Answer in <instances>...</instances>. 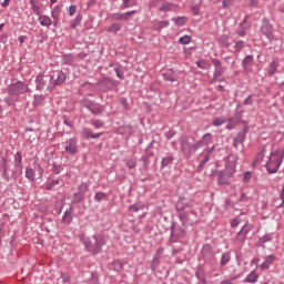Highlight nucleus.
I'll list each match as a JSON object with an SVG mask.
<instances>
[{"mask_svg":"<svg viewBox=\"0 0 284 284\" xmlns=\"http://www.w3.org/2000/svg\"><path fill=\"white\" fill-rule=\"evenodd\" d=\"M194 138L181 136L180 138V145L181 152L183 153L186 159H192L194 154H196L197 150H201L199 146V142H192Z\"/></svg>","mask_w":284,"mask_h":284,"instance_id":"3","label":"nucleus"},{"mask_svg":"<svg viewBox=\"0 0 284 284\" xmlns=\"http://www.w3.org/2000/svg\"><path fill=\"white\" fill-rule=\"evenodd\" d=\"M243 283H258V274H256V271H252L247 274L243 280Z\"/></svg>","mask_w":284,"mask_h":284,"instance_id":"28","label":"nucleus"},{"mask_svg":"<svg viewBox=\"0 0 284 284\" xmlns=\"http://www.w3.org/2000/svg\"><path fill=\"white\" fill-rule=\"evenodd\" d=\"M244 141H245V133L243 132L237 133V135L233 140V148H239V145H241V143H244Z\"/></svg>","mask_w":284,"mask_h":284,"instance_id":"32","label":"nucleus"},{"mask_svg":"<svg viewBox=\"0 0 284 284\" xmlns=\"http://www.w3.org/2000/svg\"><path fill=\"white\" fill-rule=\"evenodd\" d=\"M105 199H108V194L104 192H97L94 195V201H97V203H101V201H105Z\"/></svg>","mask_w":284,"mask_h":284,"instance_id":"47","label":"nucleus"},{"mask_svg":"<svg viewBox=\"0 0 284 284\" xmlns=\"http://www.w3.org/2000/svg\"><path fill=\"white\" fill-rule=\"evenodd\" d=\"M186 233H187V229H185V224H182V226H178V225L172 226V234H174V236H179L181 239L185 236Z\"/></svg>","mask_w":284,"mask_h":284,"instance_id":"20","label":"nucleus"},{"mask_svg":"<svg viewBox=\"0 0 284 284\" xmlns=\"http://www.w3.org/2000/svg\"><path fill=\"white\" fill-rule=\"evenodd\" d=\"M134 6H136V0H123L121 8L122 10H125L128 8H134Z\"/></svg>","mask_w":284,"mask_h":284,"instance_id":"42","label":"nucleus"},{"mask_svg":"<svg viewBox=\"0 0 284 284\" xmlns=\"http://www.w3.org/2000/svg\"><path fill=\"white\" fill-rule=\"evenodd\" d=\"M244 45H245V41H243V40L235 42V49L237 50V52H241L243 50Z\"/></svg>","mask_w":284,"mask_h":284,"instance_id":"60","label":"nucleus"},{"mask_svg":"<svg viewBox=\"0 0 284 284\" xmlns=\"http://www.w3.org/2000/svg\"><path fill=\"white\" fill-rule=\"evenodd\" d=\"M81 242L83 243L87 252L97 256L101 254L103 246L105 245V237L102 234L92 235V237H82Z\"/></svg>","mask_w":284,"mask_h":284,"instance_id":"1","label":"nucleus"},{"mask_svg":"<svg viewBox=\"0 0 284 284\" xmlns=\"http://www.w3.org/2000/svg\"><path fill=\"white\" fill-rule=\"evenodd\" d=\"M82 139H101L103 133H92L90 128H83L81 131Z\"/></svg>","mask_w":284,"mask_h":284,"instance_id":"15","label":"nucleus"},{"mask_svg":"<svg viewBox=\"0 0 284 284\" xmlns=\"http://www.w3.org/2000/svg\"><path fill=\"white\" fill-rule=\"evenodd\" d=\"M4 103H7V105H14V98H12V95L4 98Z\"/></svg>","mask_w":284,"mask_h":284,"instance_id":"64","label":"nucleus"},{"mask_svg":"<svg viewBox=\"0 0 284 284\" xmlns=\"http://www.w3.org/2000/svg\"><path fill=\"white\" fill-rule=\"evenodd\" d=\"M223 123H227V120L224 116H220L213 120L212 125H214V128H221Z\"/></svg>","mask_w":284,"mask_h":284,"instance_id":"46","label":"nucleus"},{"mask_svg":"<svg viewBox=\"0 0 284 284\" xmlns=\"http://www.w3.org/2000/svg\"><path fill=\"white\" fill-rule=\"evenodd\" d=\"M252 231V227L247 224H244L237 233V241L243 243L247 239V234Z\"/></svg>","mask_w":284,"mask_h":284,"instance_id":"14","label":"nucleus"},{"mask_svg":"<svg viewBox=\"0 0 284 284\" xmlns=\"http://www.w3.org/2000/svg\"><path fill=\"white\" fill-rule=\"evenodd\" d=\"M72 211H73V206L71 204L62 216V223H64L65 225H70V223H72L73 221Z\"/></svg>","mask_w":284,"mask_h":284,"instance_id":"22","label":"nucleus"},{"mask_svg":"<svg viewBox=\"0 0 284 284\" xmlns=\"http://www.w3.org/2000/svg\"><path fill=\"white\" fill-rule=\"evenodd\" d=\"M168 26H170V21L162 20V21L156 22L153 26V30H158L159 32H161L163 30V28H168Z\"/></svg>","mask_w":284,"mask_h":284,"instance_id":"37","label":"nucleus"},{"mask_svg":"<svg viewBox=\"0 0 284 284\" xmlns=\"http://www.w3.org/2000/svg\"><path fill=\"white\" fill-rule=\"evenodd\" d=\"M38 21H39L40 26H42V28H50V26H52V23L54 24V22H52V19L50 18V16H45V14H40L38 18Z\"/></svg>","mask_w":284,"mask_h":284,"instance_id":"21","label":"nucleus"},{"mask_svg":"<svg viewBox=\"0 0 284 284\" xmlns=\"http://www.w3.org/2000/svg\"><path fill=\"white\" fill-rule=\"evenodd\" d=\"M77 138H71L67 140L65 146H64V152L67 154H70V156H74L79 152V144H78Z\"/></svg>","mask_w":284,"mask_h":284,"instance_id":"10","label":"nucleus"},{"mask_svg":"<svg viewBox=\"0 0 284 284\" xmlns=\"http://www.w3.org/2000/svg\"><path fill=\"white\" fill-rule=\"evenodd\" d=\"M200 260L203 261L205 265H214L216 261V255H214V248L210 244H204L201 248Z\"/></svg>","mask_w":284,"mask_h":284,"instance_id":"7","label":"nucleus"},{"mask_svg":"<svg viewBox=\"0 0 284 284\" xmlns=\"http://www.w3.org/2000/svg\"><path fill=\"white\" fill-rule=\"evenodd\" d=\"M48 83V75L39 74L36 78V90H43Z\"/></svg>","mask_w":284,"mask_h":284,"instance_id":"18","label":"nucleus"},{"mask_svg":"<svg viewBox=\"0 0 284 284\" xmlns=\"http://www.w3.org/2000/svg\"><path fill=\"white\" fill-rule=\"evenodd\" d=\"M85 199V195L82 193H73V200L71 201V205H77V203H81Z\"/></svg>","mask_w":284,"mask_h":284,"instance_id":"40","label":"nucleus"},{"mask_svg":"<svg viewBox=\"0 0 284 284\" xmlns=\"http://www.w3.org/2000/svg\"><path fill=\"white\" fill-rule=\"evenodd\" d=\"M68 80V74L63 70H54L49 73L48 90H54L57 85H63Z\"/></svg>","mask_w":284,"mask_h":284,"instance_id":"5","label":"nucleus"},{"mask_svg":"<svg viewBox=\"0 0 284 284\" xmlns=\"http://www.w3.org/2000/svg\"><path fill=\"white\" fill-rule=\"evenodd\" d=\"M219 45H221V48H230V36L227 34H223L217 40Z\"/></svg>","mask_w":284,"mask_h":284,"instance_id":"31","label":"nucleus"},{"mask_svg":"<svg viewBox=\"0 0 284 284\" xmlns=\"http://www.w3.org/2000/svg\"><path fill=\"white\" fill-rule=\"evenodd\" d=\"M179 219H180L182 225H184L185 222L187 221V212H185V211L179 212Z\"/></svg>","mask_w":284,"mask_h":284,"instance_id":"52","label":"nucleus"},{"mask_svg":"<svg viewBox=\"0 0 284 284\" xmlns=\"http://www.w3.org/2000/svg\"><path fill=\"white\" fill-rule=\"evenodd\" d=\"M78 193L82 194L85 196V192H88V190H90V185H88V183H82L78 186Z\"/></svg>","mask_w":284,"mask_h":284,"instance_id":"50","label":"nucleus"},{"mask_svg":"<svg viewBox=\"0 0 284 284\" xmlns=\"http://www.w3.org/2000/svg\"><path fill=\"white\" fill-rule=\"evenodd\" d=\"M174 161V156L172 155H166L165 158L162 159L161 161V168H168Z\"/></svg>","mask_w":284,"mask_h":284,"instance_id":"45","label":"nucleus"},{"mask_svg":"<svg viewBox=\"0 0 284 284\" xmlns=\"http://www.w3.org/2000/svg\"><path fill=\"white\" fill-rule=\"evenodd\" d=\"M277 69H278V62H276V60H273L268 64V77H274V74H276Z\"/></svg>","mask_w":284,"mask_h":284,"instance_id":"38","label":"nucleus"},{"mask_svg":"<svg viewBox=\"0 0 284 284\" xmlns=\"http://www.w3.org/2000/svg\"><path fill=\"white\" fill-rule=\"evenodd\" d=\"M45 104V97L43 95H33V108H41V105Z\"/></svg>","mask_w":284,"mask_h":284,"instance_id":"29","label":"nucleus"},{"mask_svg":"<svg viewBox=\"0 0 284 284\" xmlns=\"http://www.w3.org/2000/svg\"><path fill=\"white\" fill-rule=\"evenodd\" d=\"M0 174L3 181H6L7 183H10V173H8V163L6 162V160L0 166Z\"/></svg>","mask_w":284,"mask_h":284,"instance_id":"25","label":"nucleus"},{"mask_svg":"<svg viewBox=\"0 0 284 284\" xmlns=\"http://www.w3.org/2000/svg\"><path fill=\"white\" fill-rule=\"evenodd\" d=\"M231 261H232V252L230 251L223 252L220 257V266L225 267V265H227Z\"/></svg>","mask_w":284,"mask_h":284,"instance_id":"23","label":"nucleus"},{"mask_svg":"<svg viewBox=\"0 0 284 284\" xmlns=\"http://www.w3.org/2000/svg\"><path fill=\"white\" fill-rule=\"evenodd\" d=\"M237 159L235 155H229L226 159V165L225 169L229 172H233V174H236V164H237Z\"/></svg>","mask_w":284,"mask_h":284,"instance_id":"13","label":"nucleus"},{"mask_svg":"<svg viewBox=\"0 0 284 284\" xmlns=\"http://www.w3.org/2000/svg\"><path fill=\"white\" fill-rule=\"evenodd\" d=\"M196 278L199 280L197 284H207L205 276H200L199 272L195 273Z\"/></svg>","mask_w":284,"mask_h":284,"instance_id":"63","label":"nucleus"},{"mask_svg":"<svg viewBox=\"0 0 284 284\" xmlns=\"http://www.w3.org/2000/svg\"><path fill=\"white\" fill-rule=\"evenodd\" d=\"M80 103L87 110L91 111L92 106L97 103L94 100H90L88 98H84L80 101Z\"/></svg>","mask_w":284,"mask_h":284,"instance_id":"36","label":"nucleus"},{"mask_svg":"<svg viewBox=\"0 0 284 284\" xmlns=\"http://www.w3.org/2000/svg\"><path fill=\"white\" fill-rule=\"evenodd\" d=\"M156 267H159V257H153L152 262H151V270L154 272V270H156Z\"/></svg>","mask_w":284,"mask_h":284,"instance_id":"61","label":"nucleus"},{"mask_svg":"<svg viewBox=\"0 0 284 284\" xmlns=\"http://www.w3.org/2000/svg\"><path fill=\"white\" fill-rule=\"evenodd\" d=\"M126 168H129V170H134V168H136V160L134 159L128 160Z\"/></svg>","mask_w":284,"mask_h":284,"instance_id":"57","label":"nucleus"},{"mask_svg":"<svg viewBox=\"0 0 284 284\" xmlns=\"http://www.w3.org/2000/svg\"><path fill=\"white\" fill-rule=\"evenodd\" d=\"M212 64L214 67V72L213 79L210 83H222V81H225V78L223 77L225 74V68H223V63L221 62V60L213 58Z\"/></svg>","mask_w":284,"mask_h":284,"instance_id":"6","label":"nucleus"},{"mask_svg":"<svg viewBox=\"0 0 284 284\" xmlns=\"http://www.w3.org/2000/svg\"><path fill=\"white\" fill-rule=\"evenodd\" d=\"M260 33L262 34V37H265V39H267L270 43L276 41V28H274V24H272L270 18L264 17L262 19Z\"/></svg>","mask_w":284,"mask_h":284,"instance_id":"4","label":"nucleus"},{"mask_svg":"<svg viewBox=\"0 0 284 284\" xmlns=\"http://www.w3.org/2000/svg\"><path fill=\"white\" fill-rule=\"evenodd\" d=\"M172 21H174L175 26L183 27L186 23V18L185 17L172 18Z\"/></svg>","mask_w":284,"mask_h":284,"instance_id":"48","label":"nucleus"},{"mask_svg":"<svg viewBox=\"0 0 284 284\" xmlns=\"http://www.w3.org/2000/svg\"><path fill=\"white\" fill-rule=\"evenodd\" d=\"M212 139H214V136L212 135V133H205L202 139L200 141H197V145L199 148H206L207 145H210L212 143Z\"/></svg>","mask_w":284,"mask_h":284,"instance_id":"19","label":"nucleus"},{"mask_svg":"<svg viewBox=\"0 0 284 284\" xmlns=\"http://www.w3.org/2000/svg\"><path fill=\"white\" fill-rule=\"evenodd\" d=\"M163 1L165 0H151L149 2V8H159Z\"/></svg>","mask_w":284,"mask_h":284,"instance_id":"55","label":"nucleus"},{"mask_svg":"<svg viewBox=\"0 0 284 284\" xmlns=\"http://www.w3.org/2000/svg\"><path fill=\"white\" fill-rule=\"evenodd\" d=\"M91 125H93V128H95L97 130H99L100 128H103V121L101 120H94L91 122Z\"/></svg>","mask_w":284,"mask_h":284,"instance_id":"58","label":"nucleus"},{"mask_svg":"<svg viewBox=\"0 0 284 284\" xmlns=\"http://www.w3.org/2000/svg\"><path fill=\"white\" fill-rule=\"evenodd\" d=\"M239 108H241V105L237 104V108L234 111V119H237V121H241L243 119V112L239 111Z\"/></svg>","mask_w":284,"mask_h":284,"instance_id":"56","label":"nucleus"},{"mask_svg":"<svg viewBox=\"0 0 284 284\" xmlns=\"http://www.w3.org/2000/svg\"><path fill=\"white\" fill-rule=\"evenodd\" d=\"M227 122L229 123L225 126L226 130H234V128H236L239 123H241V121L234 116L229 118Z\"/></svg>","mask_w":284,"mask_h":284,"instance_id":"33","label":"nucleus"},{"mask_svg":"<svg viewBox=\"0 0 284 284\" xmlns=\"http://www.w3.org/2000/svg\"><path fill=\"white\" fill-rule=\"evenodd\" d=\"M62 171H63L62 165L53 163V166H52L53 174H61Z\"/></svg>","mask_w":284,"mask_h":284,"instance_id":"53","label":"nucleus"},{"mask_svg":"<svg viewBox=\"0 0 284 284\" xmlns=\"http://www.w3.org/2000/svg\"><path fill=\"white\" fill-rule=\"evenodd\" d=\"M194 202L187 197H180L175 204L176 212H185V210H192Z\"/></svg>","mask_w":284,"mask_h":284,"instance_id":"9","label":"nucleus"},{"mask_svg":"<svg viewBox=\"0 0 284 284\" xmlns=\"http://www.w3.org/2000/svg\"><path fill=\"white\" fill-rule=\"evenodd\" d=\"M174 8H176V4H174L172 2H164L162 6H160L158 8V10L160 12H170V11L174 10Z\"/></svg>","mask_w":284,"mask_h":284,"instance_id":"30","label":"nucleus"},{"mask_svg":"<svg viewBox=\"0 0 284 284\" xmlns=\"http://www.w3.org/2000/svg\"><path fill=\"white\" fill-rule=\"evenodd\" d=\"M59 183H60L59 179H55V180L48 179L45 187H47V190L50 191V190L57 187V185H59Z\"/></svg>","mask_w":284,"mask_h":284,"instance_id":"43","label":"nucleus"},{"mask_svg":"<svg viewBox=\"0 0 284 284\" xmlns=\"http://www.w3.org/2000/svg\"><path fill=\"white\" fill-rule=\"evenodd\" d=\"M210 156L209 153H206L204 155V158L202 159V161L199 164V170H203V168H205V164H207L210 162Z\"/></svg>","mask_w":284,"mask_h":284,"instance_id":"51","label":"nucleus"},{"mask_svg":"<svg viewBox=\"0 0 284 284\" xmlns=\"http://www.w3.org/2000/svg\"><path fill=\"white\" fill-rule=\"evenodd\" d=\"M104 110H105V106H103L99 102H95L89 112H91V114H93L94 116H101Z\"/></svg>","mask_w":284,"mask_h":284,"instance_id":"24","label":"nucleus"},{"mask_svg":"<svg viewBox=\"0 0 284 284\" xmlns=\"http://www.w3.org/2000/svg\"><path fill=\"white\" fill-rule=\"evenodd\" d=\"M179 43H181L182 45H189V43H192V37L183 36L179 39Z\"/></svg>","mask_w":284,"mask_h":284,"instance_id":"49","label":"nucleus"},{"mask_svg":"<svg viewBox=\"0 0 284 284\" xmlns=\"http://www.w3.org/2000/svg\"><path fill=\"white\" fill-rule=\"evenodd\" d=\"M129 212H139L140 210H143V205L141 204H132L129 206Z\"/></svg>","mask_w":284,"mask_h":284,"instance_id":"54","label":"nucleus"},{"mask_svg":"<svg viewBox=\"0 0 284 284\" xmlns=\"http://www.w3.org/2000/svg\"><path fill=\"white\" fill-rule=\"evenodd\" d=\"M51 17L53 19V26L54 27L59 26V17H61V7L60 6H55L51 10Z\"/></svg>","mask_w":284,"mask_h":284,"instance_id":"26","label":"nucleus"},{"mask_svg":"<svg viewBox=\"0 0 284 284\" xmlns=\"http://www.w3.org/2000/svg\"><path fill=\"white\" fill-rule=\"evenodd\" d=\"M163 79L164 81H170L171 83H174L179 81V75L176 74V72H174V70L169 69L163 73Z\"/></svg>","mask_w":284,"mask_h":284,"instance_id":"17","label":"nucleus"},{"mask_svg":"<svg viewBox=\"0 0 284 284\" xmlns=\"http://www.w3.org/2000/svg\"><path fill=\"white\" fill-rule=\"evenodd\" d=\"M121 28H123L121 26V23L119 22H114L113 24H111L109 27V29L106 30V32H111V34H116V32L121 31Z\"/></svg>","mask_w":284,"mask_h":284,"instance_id":"39","label":"nucleus"},{"mask_svg":"<svg viewBox=\"0 0 284 284\" xmlns=\"http://www.w3.org/2000/svg\"><path fill=\"white\" fill-rule=\"evenodd\" d=\"M284 160V150L277 149L274 152H271L268 160L265 164V168L268 174H276L281 165H283Z\"/></svg>","mask_w":284,"mask_h":284,"instance_id":"2","label":"nucleus"},{"mask_svg":"<svg viewBox=\"0 0 284 284\" xmlns=\"http://www.w3.org/2000/svg\"><path fill=\"white\" fill-rule=\"evenodd\" d=\"M234 176L232 171H227L226 169L217 172V183L219 185H230V179Z\"/></svg>","mask_w":284,"mask_h":284,"instance_id":"11","label":"nucleus"},{"mask_svg":"<svg viewBox=\"0 0 284 284\" xmlns=\"http://www.w3.org/2000/svg\"><path fill=\"white\" fill-rule=\"evenodd\" d=\"M26 179H28V181L34 182L36 181L34 170H32L31 168H27L26 169Z\"/></svg>","mask_w":284,"mask_h":284,"instance_id":"44","label":"nucleus"},{"mask_svg":"<svg viewBox=\"0 0 284 284\" xmlns=\"http://www.w3.org/2000/svg\"><path fill=\"white\" fill-rule=\"evenodd\" d=\"M132 14H136V10L126 11L124 13L115 12L112 13L110 17L112 21H130Z\"/></svg>","mask_w":284,"mask_h":284,"instance_id":"12","label":"nucleus"},{"mask_svg":"<svg viewBox=\"0 0 284 284\" xmlns=\"http://www.w3.org/2000/svg\"><path fill=\"white\" fill-rule=\"evenodd\" d=\"M28 87L22 81H16L8 85L7 92L9 97H19L20 94H26L28 92Z\"/></svg>","mask_w":284,"mask_h":284,"instance_id":"8","label":"nucleus"},{"mask_svg":"<svg viewBox=\"0 0 284 284\" xmlns=\"http://www.w3.org/2000/svg\"><path fill=\"white\" fill-rule=\"evenodd\" d=\"M120 105H122L124 110H130V103H128V100L125 98L120 99Z\"/></svg>","mask_w":284,"mask_h":284,"instance_id":"59","label":"nucleus"},{"mask_svg":"<svg viewBox=\"0 0 284 284\" xmlns=\"http://www.w3.org/2000/svg\"><path fill=\"white\" fill-rule=\"evenodd\" d=\"M62 65H72V62L74 61V54L68 53L62 55L61 58Z\"/></svg>","mask_w":284,"mask_h":284,"instance_id":"34","label":"nucleus"},{"mask_svg":"<svg viewBox=\"0 0 284 284\" xmlns=\"http://www.w3.org/2000/svg\"><path fill=\"white\" fill-rule=\"evenodd\" d=\"M273 239L272 234H265L262 237H258L257 245L261 247V245H265V243H272Z\"/></svg>","mask_w":284,"mask_h":284,"instance_id":"35","label":"nucleus"},{"mask_svg":"<svg viewBox=\"0 0 284 284\" xmlns=\"http://www.w3.org/2000/svg\"><path fill=\"white\" fill-rule=\"evenodd\" d=\"M23 162V156L21 155V151H18L14 154V166L16 168H23L21 163Z\"/></svg>","mask_w":284,"mask_h":284,"instance_id":"41","label":"nucleus"},{"mask_svg":"<svg viewBox=\"0 0 284 284\" xmlns=\"http://www.w3.org/2000/svg\"><path fill=\"white\" fill-rule=\"evenodd\" d=\"M216 150V144H214L213 146H206L204 149V152H206V154H209L210 156H212V152H214Z\"/></svg>","mask_w":284,"mask_h":284,"instance_id":"62","label":"nucleus"},{"mask_svg":"<svg viewBox=\"0 0 284 284\" xmlns=\"http://www.w3.org/2000/svg\"><path fill=\"white\" fill-rule=\"evenodd\" d=\"M242 65L244 70H252V65H254V55H246L242 61Z\"/></svg>","mask_w":284,"mask_h":284,"instance_id":"27","label":"nucleus"},{"mask_svg":"<svg viewBox=\"0 0 284 284\" xmlns=\"http://www.w3.org/2000/svg\"><path fill=\"white\" fill-rule=\"evenodd\" d=\"M274 261H276V256L274 255H266L264 257V262L260 265V270L265 272L270 266L274 265Z\"/></svg>","mask_w":284,"mask_h":284,"instance_id":"16","label":"nucleus"}]
</instances>
